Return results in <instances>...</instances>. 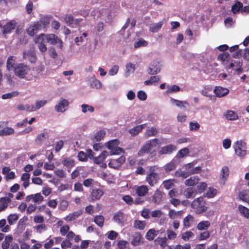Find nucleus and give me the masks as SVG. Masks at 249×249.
<instances>
[{
    "label": "nucleus",
    "mask_w": 249,
    "mask_h": 249,
    "mask_svg": "<svg viewBox=\"0 0 249 249\" xmlns=\"http://www.w3.org/2000/svg\"><path fill=\"white\" fill-rule=\"evenodd\" d=\"M166 88L167 89V90L166 91L167 94L177 92L180 90V87L176 85H173L172 86L168 85Z\"/></svg>",
    "instance_id": "8fccbe9b"
},
{
    "label": "nucleus",
    "mask_w": 249,
    "mask_h": 249,
    "mask_svg": "<svg viewBox=\"0 0 249 249\" xmlns=\"http://www.w3.org/2000/svg\"><path fill=\"white\" fill-rule=\"evenodd\" d=\"M163 22L160 21L157 23H152L149 25V31L152 33H157L161 28Z\"/></svg>",
    "instance_id": "bb28decb"
},
{
    "label": "nucleus",
    "mask_w": 249,
    "mask_h": 249,
    "mask_svg": "<svg viewBox=\"0 0 249 249\" xmlns=\"http://www.w3.org/2000/svg\"><path fill=\"white\" fill-rule=\"evenodd\" d=\"M158 140L154 139L147 141L143 145L142 148L138 152V155L140 156H143L144 154L148 153L153 148L156 147L159 144Z\"/></svg>",
    "instance_id": "6e6552de"
},
{
    "label": "nucleus",
    "mask_w": 249,
    "mask_h": 249,
    "mask_svg": "<svg viewBox=\"0 0 249 249\" xmlns=\"http://www.w3.org/2000/svg\"><path fill=\"white\" fill-rule=\"evenodd\" d=\"M142 237L141 234L138 232H135L133 235L131 243L133 246H137L142 243Z\"/></svg>",
    "instance_id": "a878e982"
},
{
    "label": "nucleus",
    "mask_w": 249,
    "mask_h": 249,
    "mask_svg": "<svg viewBox=\"0 0 249 249\" xmlns=\"http://www.w3.org/2000/svg\"><path fill=\"white\" fill-rule=\"evenodd\" d=\"M16 59L15 57L10 56L7 60L6 68L8 72L5 74L4 77L10 84H12L14 82V75L12 73H10V71L13 70L14 71V67L16 65L15 64Z\"/></svg>",
    "instance_id": "20e7f679"
},
{
    "label": "nucleus",
    "mask_w": 249,
    "mask_h": 249,
    "mask_svg": "<svg viewBox=\"0 0 249 249\" xmlns=\"http://www.w3.org/2000/svg\"><path fill=\"white\" fill-rule=\"evenodd\" d=\"M124 162V158L121 157L116 160H111L108 163V166L113 168H117Z\"/></svg>",
    "instance_id": "393cba45"
},
{
    "label": "nucleus",
    "mask_w": 249,
    "mask_h": 249,
    "mask_svg": "<svg viewBox=\"0 0 249 249\" xmlns=\"http://www.w3.org/2000/svg\"><path fill=\"white\" fill-rule=\"evenodd\" d=\"M195 223V218L191 214H188L183 220V226L186 229L192 227Z\"/></svg>",
    "instance_id": "5701e85b"
},
{
    "label": "nucleus",
    "mask_w": 249,
    "mask_h": 249,
    "mask_svg": "<svg viewBox=\"0 0 249 249\" xmlns=\"http://www.w3.org/2000/svg\"><path fill=\"white\" fill-rule=\"evenodd\" d=\"M243 4L241 2L239 1H237L236 3L232 6L231 7V11L233 14H236L239 12V11L241 10V8H242Z\"/></svg>",
    "instance_id": "4d7b16f0"
},
{
    "label": "nucleus",
    "mask_w": 249,
    "mask_h": 249,
    "mask_svg": "<svg viewBox=\"0 0 249 249\" xmlns=\"http://www.w3.org/2000/svg\"><path fill=\"white\" fill-rule=\"evenodd\" d=\"M176 168V161L172 160L169 163L165 164L164 166V169L165 172H169L174 170Z\"/></svg>",
    "instance_id": "79ce46f5"
},
{
    "label": "nucleus",
    "mask_w": 249,
    "mask_h": 249,
    "mask_svg": "<svg viewBox=\"0 0 249 249\" xmlns=\"http://www.w3.org/2000/svg\"><path fill=\"white\" fill-rule=\"evenodd\" d=\"M63 164L68 168H71L74 165V161L70 158H66L62 161Z\"/></svg>",
    "instance_id": "0e129e2a"
},
{
    "label": "nucleus",
    "mask_w": 249,
    "mask_h": 249,
    "mask_svg": "<svg viewBox=\"0 0 249 249\" xmlns=\"http://www.w3.org/2000/svg\"><path fill=\"white\" fill-rule=\"evenodd\" d=\"M15 76L21 79L31 81L33 78V75L29 66L24 63L16 64L14 67Z\"/></svg>",
    "instance_id": "f257e3e1"
},
{
    "label": "nucleus",
    "mask_w": 249,
    "mask_h": 249,
    "mask_svg": "<svg viewBox=\"0 0 249 249\" xmlns=\"http://www.w3.org/2000/svg\"><path fill=\"white\" fill-rule=\"evenodd\" d=\"M103 190L100 189H93L91 193V198L93 200H98L103 196Z\"/></svg>",
    "instance_id": "c85d7f7f"
},
{
    "label": "nucleus",
    "mask_w": 249,
    "mask_h": 249,
    "mask_svg": "<svg viewBox=\"0 0 249 249\" xmlns=\"http://www.w3.org/2000/svg\"><path fill=\"white\" fill-rule=\"evenodd\" d=\"M199 178L198 177H191L185 180V184L187 186H193L198 183Z\"/></svg>",
    "instance_id": "5fc2aeb1"
},
{
    "label": "nucleus",
    "mask_w": 249,
    "mask_h": 249,
    "mask_svg": "<svg viewBox=\"0 0 249 249\" xmlns=\"http://www.w3.org/2000/svg\"><path fill=\"white\" fill-rule=\"evenodd\" d=\"M238 208L241 215L246 218L249 219V209L242 205H239Z\"/></svg>",
    "instance_id": "c03bdc74"
},
{
    "label": "nucleus",
    "mask_w": 249,
    "mask_h": 249,
    "mask_svg": "<svg viewBox=\"0 0 249 249\" xmlns=\"http://www.w3.org/2000/svg\"><path fill=\"white\" fill-rule=\"evenodd\" d=\"M183 213L184 211L182 210L176 211L173 209H170L169 211L168 216L172 220H177V219L181 218Z\"/></svg>",
    "instance_id": "b1692460"
},
{
    "label": "nucleus",
    "mask_w": 249,
    "mask_h": 249,
    "mask_svg": "<svg viewBox=\"0 0 249 249\" xmlns=\"http://www.w3.org/2000/svg\"><path fill=\"white\" fill-rule=\"evenodd\" d=\"M36 232L38 233H41L47 230V226L45 224H40L34 227Z\"/></svg>",
    "instance_id": "603ef678"
},
{
    "label": "nucleus",
    "mask_w": 249,
    "mask_h": 249,
    "mask_svg": "<svg viewBox=\"0 0 249 249\" xmlns=\"http://www.w3.org/2000/svg\"><path fill=\"white\" fill-rule=\"evenodd\" d=\"M189 153V149L187 147H185L180 149L176 155V157L179 159L182 158L186 155H188Z\"/></svg>",
    "instance_id": "de8ad7c7"
},
{
    "label": "nucleus",
    "mask_w": 249,
    "mask_h": 249,
    "mask_svg": "<svg viewBox=\"0 0 249 249\" xmlns=\"http://www.w3.org/2000/svg\"><path fill=\"white\" fill-rule=\"evenodd\" d=\"M82 213L81 211L79 210L73 212V213H70L66 216L63 218V219L67 222H71L76 219L78 217L81 215Z\"/></svg>",
    "instance_id": "cd10ccee"
},
{
    "label": "nucleus",
    "mask_w": 249,
    "mask_h": 249,
    "mask_svg": "<svg viewBox=\"0 0 249 249\" xmlns=\"http://www.w3.org/2000/svg\"><path fill=\"white\" fill-rule=\"evenodd\" d=\"M18 219V215L17 214H11L7 217V220L10 225H13Z\"/></svg>",
    "instance_id": "774afa93"
},
{
    "label": "nucleus",
    "mask_w": 249,
    "mask_h": 249,
    "mask_svg": "<svg viewBox=\"0 0 249 249\" xmlns=\"http://www.w3.org/2000/svg\"><path fill=\"white\" fill-rule=\"evenodd\" d=\"M210 236V232L208 231H206L204 232H201L197 236V238L199 241H202L207 239L209 238Z\"/></svg>",
    "instance_id": "69168bd1"
},
{
    "label": "nucleus",
    "mask_w": 249,
    "mask_h": 249,
    "mask_svg": "<svg viewBox=\"0 0 249 249\" xmlns=\"http://www.w3.org/2000/svg\"><path fill=\"white\" fill-rule=\"evenodd\" d=\"M19 92L17 91H15L3 94L1 96V98L2 99L4 100L11 99L17 97L19 95Z\"/></svg>",
    "instance_id": "3c124183"
},
{
    "label": "nucleus",
    "mask_w": 249,
    "mask_h": 249,
    "mask_svg": "<svg viewBox=\"0 0 249 249\" xmlns=\"http://www.w3.org/2000/svg\"><path fill=\"white\" fill-rule=\"evenodd\" d=\"M88 157H89L90 159L93 157L92 151L90 149L87 151V154L83 151H80L78 154V158L81 161L86 160Z\"/></svg>",
    "instance_id": "c756f323"
},
{
    "label": "nucleus",
    "mask_w": 249,
    "mask_h": 249,
    "mask_svg": "<svg viewBox=\"0 0 249 249\" xmlns=\"http://www.w3.org/2000/svg\"><path fill=\"white\" fill-rule=\"evenodd\" d=\"M11 202L9 197H3L0 198V212L4 211Z\"/></svg>",
    "instance_id": "7c9ffc66"
},
{
    "label": "nucleus",
    "mask_w": 249,
    "mask_h": 249,
    "mask_svg": "<svg viewBox=\"0 0 249 249\" xmlns=\"http://www.w3.org/2000/svg\"><path fill=\"white\" fill-rule=\"evenodd\" d=\"M135 70V65L132 63H128L125 65V76L128 77L134 73Z\"/></svg>",
    "instance_id": "72a5a7b5"
},
{
    "label": "nucleus",
    "mask_w": 249,
    "mask_h": 249,
    "mask_svg": "<svg viewBox=\"0 0 249 249\" xmlns=\"http://www.w3.org/2000/svg\"><path fill=\"white\" fill-rule=\"evenodd\" d=\"M39 23L34 22L30 24L27 29L28 34L30 36H33L39 30H40Z\"/></svg>",
    "instance_id": "a211bd4d"
},
{
    "label": "nucleus",
    "mask_w": 249,
    "mask_h": 249,
    "mask_svg": "<svg viewBox=\"0 0 249 249\" xmlns=\"http://www.w3.org/2000/svg\"><path fill=\"white\" fill-rule=\"evenodd\" d=\"M191 207L197 214H200L205 212L207 207L203 197H199L195 199L191 204Z\"/></svg>",
    "instance_id": "7ed1b4c3"
},
{
    "label": "nucleus",
    "mask_w": 249,
    "mask_h": 249,
    "mask_svg": "<svg viewBox=\"0 0 249 249\" xmlns=\"http://www.w3.org/2000/svg\"><path fill=\"white\" fill-rule=\"evenodd\" d=\"M175 175L177 177H181L183 178H185L190 175V174L189 170L187 171H182L181 170H178L175 172Z\"/></svg>",
    "instance_id": "bf43d9fd"
},
{
    "label": "nucleus",
    "mask_w": 249,
    "mask_h": 249,
    "mask_svg": "<svg viewBox=\"0 0 249 249\" xmlns=\"http://www.w3.org/2000/svg\"><path fill=\"white\" fill-rule=\"evenodd\" d=\"M41 34L36 37L35 39V42L37 44V47L41 53H44L47 51V47L44 44L46 41Z\"/></svg>",
    "instance_id": "dca6fc26"
},
{
    "label": "nucleus",
    "mask_w": 249,
    "mask_h": 249,
    "mask_svg": "<svg viewBox=\"0 0 249 249\" xmlns=\"http://www.w3.org/2000/svg\"><path fill=\"white\" fill-rule=\"evenodd\" d=\"M108 155V153L107 151H103L99 156L95 157L94 158V162L96 164H100V167L102 169L106 168L107 164L104 163V161Z\"/></svg>",
    "instance_id": "f8f14e48"
},
{
    "label": "nucleus",
    "mask_w": 249,
    "mask_h": 249,
    "mask_svg": "<svg viewBox=\"0 0 249 249\" xmlns=\"http://www.w3.org/2000/svg\"><path fill=\"white\" fill-rule=\"evenodd\" d=\"M229 174V170L227 167L224 166L222 168L220 174L221 181L224 184L227 179Z\"/></svg>",
    "instance_id": "473e14b6"
},
{
    "label": "nucleus",
    "mask_w": 249,
    "mask_h": 249,
    "mask_svg": "<svg viewBox=\"0 0 249 249\" xmlns=\"http://www.w3.org/2000/svg\"><path fill=\"white\" fill-rule=\"evenodd\" d=\"M158 140L154 139L147 141L143 145L142 148L138 152V155L140 156H143L144 154L148 153L153 148L156 147L159 144Z\"/></svg>",
    "instance_id": "0eeeda50"
},
{
    "label": "nucleus",
    "mask_w": 249,
    "mask_h": 249,
    "mask_svg": "<svg viewBox=\"0 0 249 249\" xmlns=\"http://www.w3.org/2000/svg\"><path fill=\"white\" fill-rule=\"evenodd\" d=\"M170 102L172 105L181 108L185 109L187 106H189V104L187 101H180L172 97L170 98Z\"/></svg>",
    "instance_id": "4be33fe9"
},
{
    "label": "nucleus",
    "mask_w": 249,
    "mask_h": 249,
    "mask_svg": "<svg viewBox=\"0 0 249 249\" xmlns=\"http://www.w3.org/2000/svg\"><path fill=\"white\" fill-rule=\"evenodd\" d=\"M17 24V22L15 20H12L8 22L5 25L0 28L2 30V34L5 35L10 33L12 30L15 29Z\"/></svg>",
    "instance_id": "ddd939ff"
},
{
    "label": "nucleus",
    "mask_w": 249,
    "mask_h": 249,
    "mask_svg": "<svg viewBox=\"0 0 249 249\" xmlns=\"http://www.w3.org/2000/svg\"><path fill=\"white\" fill-rule=\"evenodd\" d=\"M158 140L154 139L147 141L143 145L142 148L138 152V155L140 156H143L144 154L148 153L153 148L156 147L159 144Z\"/></svg>",
    "instance_id": "423d86ee"
},
{
    "label": "nucleus",
    "mask_w": 249,
    "mask_h": 249,
    "mask_svg": "<svg viewBox=\"0 0 249 249\" xmlns=\"http://www.w3.org/2000/svg\"><path fill=\"white\" fill-rule=\"evenodd\" d=\"M159 169L157 166L149 167V171L147 173L145 180L150 186H154L160 179V176L156 171Z\"/></svg>",
    "instance_id": "f03ea898"
},
{
    "label": "nucleus",
    "mask_w": 249,
    "mask_h": 249,
    "mask_svg": "<svg viewBox=\"0 0 249 249\" xmlns=\"http://www.w3.org/2000/svg\"><path fill=\"white\" fill-rule=\"evenodd\" d=\"M119 144V142L117 139L109 141L106 143L111 155H119L124 152V150L118 146Z\"/></svg>",
    "instance_id": "39448f33"
},
{
    "label": "nucleus",
    "mask_w": 249,
    "mask_h": 249,
    "mask_svg": "<svg viewBox=\"0 0 249 249\" xmlns=\"http://www.w3.org/2000/svg\"><path fill=\"white\" fill-rule=\"evenodd\" d=\"M81 110L83 113H86L88 112L92 113L94 111V108L92 106L83 104L81 105Z\"/></svg>",
    "instance_id": "09e8293b"
},
{
    "label": "nucleus",
    "mask_w": 249,
    "mask_h": 249,
    "mask_svg": "<svg viewBox=\"0 0 249 249\" xmlns=\"http://www.w3.org/2000/svg\"><path fill=\"white\" fill-rule=\"evenodd\" d=\"M148 191V189L146 185H142L137 188L136 190V194L140 196H143L146 195Z\"/></svg>",
    "instance_id": "2f4dec72"
},
{
    "label": "nucleus",
    "mask_w": 249,
    "mask_h": 249,
    "mask_svg": "<svg viewBox=\"0 0 249 249\" xmlns=\"http://www.w3.org/2000/svg\"><path fill=\"white\" fill-rule=\"evenodd\" d=\"M90 86L94 89H100L102 88V84L99 80L95 78H92Z\"/></svg>",
    "instance_id": "864d4df0"
},
{
    "label": "nucleus",
    "mask_w": 249,
    "mask_h": 249,
    "mask_svg": "<svg viewBox=\"0 0 249 249\" xmlns=\"http://www.w3.org/2000/svg\"><path fill=\"white\" fill-rule=\"evenodd\" d=\"M218 59L220 60L223 64L226 65L230 60V55L228 53L223 52L218 55Z\"/></svg>",
    "instance_id": "a19ab883"
},
{
    "label": "nucleus",
    "mask_w": 249,
    "mask_h": 249,
    "mask_svg": "<svg viewBox=\"0 0 249 249\" xmlns=\"http://www.w3.org/2000/svg\"><path fill=\"white\" fill-rule=\"evenodd\" d=\"M166 234L167 240L174 241L177 237V234L174 231L170 229L166 231Z\"/></svg>",
    "instance_id": "052dcab7"
},
{
    "label": "nucleus",
    "mask_w": 249,
    "mask_h": 249,
    "mask_svg": "<svg viewBox=\"0 0 249 249\" xmlns=\"http://www.w3.org/2000/svg\"><path fill=\"white\" fill-rule=\"evenodd\" d=\"M167 242V238L165 237H158L155 240V243L156 244L159 245L161 248L164 249Z\"/></svg>",
    "instance_id": "a18cd8bd"
},
{
    "label": "nucleus",
    "mask_w": 249,
    "mask_h": 249,
    "mask_svg": "<svg viewBox=\"0 0 249 249\" xmlns=\"http://www.w3.org/2000/svg\"><path fill=\"white\" fill-rule=\"evenodd\" d=\"M41 35L44 37L43 38L46 41L52 45L57 44L58 41H59V38L53 34L48 35L41 34Z\"/></svg>",
    "instance_id": "aec40b11"
},
{
    "label": "nucleus",
    "mask_w": 249,
    "mask_h": 249,
    "mask_svg": "<svg viewBox=\"0 0 249 249\" xmlns=\"http://www.w3.org/2000/svg\"><path fill=\"white\" fill-rule=\"evenodd\" d=\"M14 133V130L12 127H6L0 130V136L10 135Z\"/></svg>",
    "instance_id": "49530a36"
},
{
    "label": "nucleus",
    "mask_w": 249,
    "mask_h": 249,
    "mask_svg": "<svg viewBox=\"0 0 249 249\" xmlns=\"http://www.w3.org/2000/svg\"><path fill=\"white\" fill-rule=\"evenodd\" d=\"M69 104V103L67 100L61 98L55 106V110L58 112H64L67 110Z\"/></svg>",
    "instance_id": "9b49d317"
},
{
    "label": "nucleus",
    "mask_w": 249,
    "mask_h": 249,
    "mask_svg": "<svg viewBox=\"0 0 249 249\" xmlns=\"http://www.w3.org/2000/svg\"><path fill=\"white\" fill-rule=\"evenodd\" d=\"M226 118L230 121L236 120L238 119L237 114L233 110H229L225 113Z\"/></svg>",
    "instance_id": "4c0bfd02"
},
{
    "label": "nucleus",
    "mask_w": 249,
    "mask_h": 249,
    "mask_svg": "<svg viewBox=\"0 0 249 249\" xmlns=\"http://www.w3.org/2000/svg\"><path fill=\"white\" fill-rule=\"evenodd\" d=\"M243 63L242 61H234L230 63L229 69L233 68L237 74H239L243 72L242 68Z\"/></svg>",
    "instance_id": "f3484780"
},
{
    "label": "nucleus",
    "mask_w": 249,
    "mask_h": 249,
    "mask_svg": "<svg viewBox=\"0 0 249 249\" xmlns=\"http://www.w3.org/2000/svg\"><path fill=\"white\" fill-rule=\"evenodd\" d=\"M213 92L216 97L221 98L227 95L229 92V90L226 88L221 86H216L215 87Z\"/></svg>",
    "instance_id": "6ab92c4d"
},
{
    "label": "nucleus",
    "mask_w": 249,
    "mask_h": 249,
    "mask_svg": "<svg viewBox=\"0 0 249 249\" xmlns=\"http://www.w3.org/2000/svg\"><path fill=\"white\" fill-rule=\"evenodd\" d=\"M235 154L240 157H244L247 154V144L243 141H237L233 145Z\"/></svg>",
    "instance_id": "1a4fd4ad"
},
{
    "label": "nucleus",
    "mask_w": 249,
    "mask_h": 249,
    "mask_svg": "<svg viewBox=\"0 0 249 249\" xmlns=\"http://www.w3.org/2000/svg\"><path fill=\"white\" fill-rule=\"evenodd\" d=\"M176 150L177 147L176 145L172 144H169L168 145L161 147L158 151V153L160 155H169Z\"/></svg>",
    "instance_id": "2eb2a0df"
},
{
    "label": "nucleus",
    "mask_w": 249,
    "mask_h": 249,
    "mask_svg": "<svg viewBox=\"0 0 249 249\" xmlns=\"http://www.w3.org/2000/svg\"><path fill=\"white\" fill-rule=\"evenodd\" d=\"M123 214L121 212H118L115 214L113 219L114 221L118 224H122L123 223Z\"/></svg>",
    "instance_id": "13d9d810"
},
{
    "label": "nucleus",
    "mask_w": 249,
    "mask_h": 249,
    "mask_svg": "<svg viewBox=\"0 0 249 249\" xmlns=\"http://www.w3.org/2000/svg\"><path fill=\"white\" fill-rule=\"evenodd\" d=\"M160 79V76H152L144 82L145 85H152L159 82Z\"/></svg>",
    "instance_id": "ea45409f"
},
{
    "label": "nucleus",
    "mask_w": 249,
    "mask_h": 249,
    "mask_svg": "<svg viewBox=\"0 0 249 249\" xmlns=\"http://www.w3.org/2000/svg\"><path fill=\"white\" fill-rule=\"evenodd\" d=\"M47 103V100H37L35 104H34V110L35 111L38 110L41 107L44 106Z\"/></svg>",
    "instance_id": "6e6d98bb"
},
{
    "label": "nucleus",
    "mask_w": 249,
    "mask_h": 249,
    "mask_svg": "<svg viewBox=\"0 0 249 249\" xmlns=\"http://www.w3.org/2000/svg\"><path fill=\"white\" fill-rule=\"evenodd\" d=\"M159 231L151 229L148 231L145 235V238L148 240H152L159 234Z\"/></svg>",
    "instance_id": "c9c22d12"
},
{
    "label": "nucleus",
    "mask_w": 249,
    "mask_h": 249,
    "mask_svg": "<svg viewBox=\"0 0 249 249\" xmlns=\"http://www.w3.org/2000/svg\"><path fill=\"white\" fill-rule=\"evenodd\" d=\"M109 12L107 10H104L102 12L100 11L95 10L93 12L92 15L94 16V18H95V17H97V18H100L105 20L106 22L110 21L111 18L109 14Z\"/></svg>",
    "instance_id": "4468645a"
},
{
    "label": "nucleus",
    "mask_w": 249,
    "mask_h": 249,
    "mask_svg": "<svg viewBox=\"0 0 249 249\" xmlns=\"http://www.w3.org/2000/svg\"><path fill=\"white\" fill-rule=\"evenodd\" d=\"M23 57L24 59L29 60L32 63H35L36 60V54L32 50L24 51Z\"/></svg>",
    "instance_id": "412c9836"
},
{
    "label": "nucleus",
    "mask_w": 249,
    "mask_h": 249,
    "mask_svg": "<svg viewBox=\"0 0 249 249\" xmlns=\"http://www.w3.org/2000/svg\"><path fill=\"white\" fill-rule=\"evenodd\" d=\"M194 233L191 231H187L183 233L181 238L185 241H188L190 238L194 237Z\"/></svg>",
    "instance_id": "680f3d73"
},
{
    "label": "nucleus",
    "mask_w": 249,
    "mask_h": 249,
    "mask_svg": "<svg viewBox=\"0 0 249 249\" xmlns=\"http://www.w3.org/2000/svg\"><path fill=\"white\" fill-rule=\"evenodd\" d=\"M134 227L139 230H143L145 227V222L141 220H135L134 222Z\"/></svg>",
    "instance_id": "e2e57ef3"
},
{
    "label": "nucleus",
    "mask_w": 249,
    "mask_h": 249,
    "mask_svg": "<svg viewBox=\"0 0 249 249\" xmlns=\"http://www.w3.org/2000/svg\"><path fill=\"white\" fill-rule=\"evenodd\" d=\"M210 226V223L209 221L203 220L199 222L197 225V229L199 231L207 230Z\"/></svg>",
    "instance_id": "e433bc0d"
},
{
    "label": "nucleus",
    "mask_w": 249,
    "mask_h": 249,
    "mask_svg": "<svg viewBox=\"0 0 249 249\" xmlns=\"http://www.w3.org/2000/svg\"><path fill=\"white\" fill-rule=\"evenodd\" d=\"M161 69V65L160 62L157 60H155L152 61L149 64L147 72L151 75H155L160 71Z\"/></svg>",
    "instance_id": "9d476101"
},
{
    "label": "nucleus",
    "mask_w": 249,
    "mask_h": 249,
    "mask_svg": "<svg viewBox=\"0 0 249 249\" xmlns=\"http://www.w3.org/2000/svg\"><path fill=\"white\" fill-rule=\"evenodd\" d=\"M39 23L40 25V29L46 28L49 24L50 20L47 17L42 18L39 21L36 22Z\"/></svg>",
    "instance_id": "338daca9"
},
{
    "label": "nucleus",
    "mask_w": 249,
    "mask_h": 249,
    "mask_svg": "<svg viewBox=\"0 0 249 249\" xmlns=\"http://www.w3.org/2000/svg\"><path fill=\"white\" fill-rule=\"evenodd\" d=\"M162 198V193L160 191L157 190L153 196L152 201L155 204H159Z\"/></svg>",
    "instance_id": "58836bf2"
},
{
    "label": "nucleus",
    "mask_w": 249,
    "mask_h": 249,
    "mask_svg": "<svg viewBox=\"0 0 249 249\" xmlns=\"http://www.w3.org/2000/svg\"><path fill=\"white\" fill-rule=\"evenodd\" d=\"M12 240L13 237L11 235L6 236L4 240L2 243L1 247L2 249H8L10 243L12 242Z\"/></svg>",
    "instance_id": "37998d69"
},
{
    "label": "nucleus",
    "mask_w": 249,
    "mask_h": 249,
    "mask_svg": "<svg viewBox=\"0 0 249 249\" xmlns=\"http://www.w3.org/2000/svg\"><path fill=\"white\" fill-rule=\"evenodd\" d=\"M146 126V124H142L141 125H137L129 130V132L131 135V136H136L139 134L145 127Z\"/></svg>",
    "instance_id": "f704fd0d"
}]
</instances>
